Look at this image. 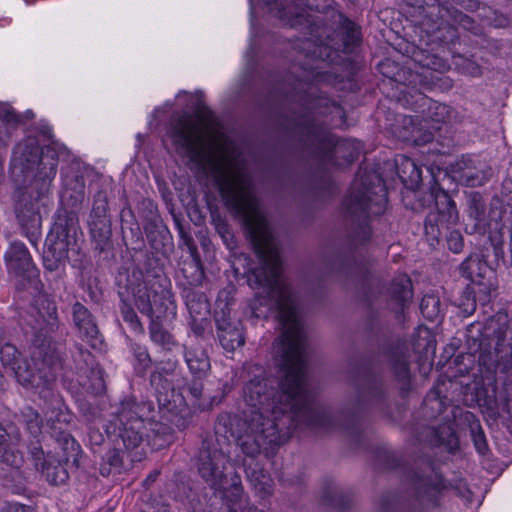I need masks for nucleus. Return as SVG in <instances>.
I'll list each match as a JSON object with an SVG mask.
<instances>
[{"label":"nucleus","instance_id":"nucleus-34","mask_svg":"<svg viewBox=\"0 0 512 512\" xmlns=\"http://www.w3.org/2000/svg\"><path fill=\"white\" fill-rule=\"evenodd\" d=\"M121 297L120 313L123 320L130 326V328L137 334H144V326L142 325L139 317L137 316L134 308L129 303L128 299L124 298V292H119Z\"/></svg>","mask_w":512,"mask_h":512},{"label":"nucleus","instance_id":"nucleus-41","mask_svg":"<svg viewBox=\"0 0 512 512\" xmlns=\"http://www.w3.org/2000/svg\"><path fill=\"white\" fill-rule=\"evenodd\" d=\"M469 215L476 222H481L485 216V203L479 192H470L468 194Z\"/></svg>","mask_w":512,"mask_h":512},{"label":"nucleus","instance_id":"nucleus-55","mask_svg":"<svg viewBox=\"0 0 512 512\" xmlns=\"http://www.w3.org/2000/svg\"><path fill=\"white\" fill-rule=\"evenodd\" d=\"M453 2L467 11H476L480 6L479 0H453Z\"/></svg>","mask_w":512,"mask_h":512},{"label":"nucleus","instance_id":"nucleus-31","mask_svg":"<svg viewBox=\"0 0 512 512\" xmlns=\"http://www.w3.org/2000/svg\"><path fill=\"white\" fill-rule=\"evenodd\" d=\"M385 400V390L382 382L373 380L369 381L363 390L359 393V402L370 405L377 406L381 405Z\"/></svg>","mask_w":512,"mask_h":512},{"label":"nucleus","instance_id":"nucleus-9","mask_svg":"<svg viewBox=\"0 0 512 512\" xmlns=\"http://www.w3.org/2000/svg\"><path fill=\"white\" fill-rule=\"evenodd\" d=\"M248 422L250 433L241 436L239 444L244 454L255 457L262 449H267L277 441L279 431L277 422L271 418L263 420L260 414L257 417H250Z\"/></svg>","mask_w":512,"mask_h":512},{"label":"nucleus","instance_id":"nucleus-46","mask_svg":"<svg viewBox=\"0 0 512 512\" xmlns=\"http://www.w3.org/2000/svg\"><path fill=\"white\" fill-rule=\"evenodd\" d=\"M478 162V160L473 159L469 155H463L461 158L455 161L453 164V169L455 172L459 173L461 178L466 171L470 170L472 167L478 164Z\"/></svg>","mask_w":512,"mask_h":512},{"label":"nucleus","instance_id":"nucleus-59","mask_svg":"<svg viewBox=\"0 0 512 512\" xmlns=\"http://www.w3.org/2000/svg\"><path fill=\"white\" fill-rule=\"evenodd\" d=\"M278 14H279V18L281 20L285 21L286 24L290 25L291 27L295 26L296 23L298 22V18L302 17V13L301 12H296L295 13V19L289 17L284 10H279Z\"/></svg>","mask_w":512,"mask_h":512},{"label":"nucleus","instance_id":"nucleus-21","mask_svg":"<svg viewBox=\"0 0 512 512\" xmlns=\"http://www.w3.org/2000/svg\"><path fill=\"white\" fill-rule=\"evenodd\" d=\"M32 144L29 140L18 143L13 151L11 171L16 177H26L31 171Z\"/></svg>","mask_w":512,"mask_h":512},{"label":"nucleus","instance_id":"nucleus-36","mask_svg":"<svg viewBox=\"0 0 512 512\" xmlns=\"http://www.w3.org/2000/svg\"><path fill=\"white\" fill-rule=\"evenodd\" d=\"M420 311L424 318L429 321H436L441 312V301L435 294H426L420 303Z\"/></svg>","mask_w":512,"mask_h":512},{"label":"nucleus","instance_id":"nucleus-25","mask_svg":"<svg viewBox=\"0 0 512 512\" xmlns=\"http://www.w3.org/2000/svg\"><path fill=\"white\" fill-rule=\"evenodd\" d=\"M179 235L183 242V244L187 247L190 255L193 257V262L190 264V267L193 268L194 274L189 280V283L193 286L201 285L202 280L205 277L204 270L201 265V260L199 258L197 246L190 234H188L182 226L179 225Z\"/></svg>","mask_w":512,"mask_h":512},{"label":"nucleus","instance_id":"nucleus-15","mask_svg":"<svg viewBox=\"0 0 512 512\" xmlns=\"http://www.w3.org/2000/svg\"><path fill=\"white\" fill-rule=\"evenodd\" d=\"M72 318L81 337L95 347L99 340V329L96 320L89 309L80 302L72 306Z\"/></svg>","mask_w":512,"mask_h":512},{"label":"nucleus","instance_id":"nucleus-29","mask_svg":"<svg viewBox=\"0 0 512 512\" xmlns=\"http://www.w3.org/2000/svg\"><path fill=\"white\" fill-rule=\"evenodd\" d=\"M0 463L16 469L23 463L22 455L15 450L9 435L2 427H0Z\"/></svg>","mask_w":512,"mask_h":512},{"label":"nucleus","instance_id":"nucleus-14","mask_svg":"<svg viewBox=\"0 0 512 512\" xmlns=\"http://www.w3.org/2000/svg\"><path fill=\"white\" fill-rule=\"evenodd\" d=\"M413 485L416 490L417 497L426 506H436L444 483L442 478L435 472L431 471L429 475H415Z\"/></svg>","mask_w":512,"mask_h":512},{"label":"nucleus","instance_id":"nucleus-64","mask_svg":"<svg viewBox=\"0 0 512 512\" xmlns=\"http://www.w3.org/2000/svg\"><path fill=\"white\" fill-rule=\"evenodd\" d=\"M331 108L333 110H335L338 114H342L343 113L342 108L338 104H336L334 102L331 104Z\"/></svg>","mask_w":512,"mask_h":512},{"label":"nucleus","instance_id":"nucleus-40","mask_svg":"<svg viewBox=\"0 0 512 512\" xmlns=\"http://www.w3.org/2000/svg\"><path fill=\"white\" fill-rule=\"evenodd\" d=\"M507 329L504 326H499L497 330H494V336L497 339L495 345V363H499L504 356L512 354V343H506Z\"/></svg>","mask_w":512,"mask_h":512},{"label":"nucleus","instance_id":"nucleus-63","mask_svg":"<svg viewBox=\"0 0 512 512\" xmlns=\"http://www.w3.org/2000/svg\"><path fill=\"white\" fill-rule=\"evenodd\" d=\"M155 370H160L163 372L164 374V377H166L167 375L169 374H172L173 371H174V364L170 365V367L166 368V367H161V368H156Z\"/></svg>","mask_w":512,"mask_h":512},{"label":"nucleus","instance_id":"nucleus-13","mask_svg":"<svg viewBox=\"0 0 512 512\" xmlns=\"http://www.w3.org/2000/svg\"><path fill=\"white\" fill-rule=\"evenodd\" d=\"M76 241L60 236L50 230L43 252L44 262L49 270H55L59 264L68 258V251L74 246Z\"/></svg>","mask_w":512,"mask_h":512},{"label":"nucleus","instance_id":"nucleus-35","mask_svg":"<svg viewBox=\"0 0 512 512\" xmlns=\"http://www.w3.org/2000/svg\"><path fill=\"white\" fill-rule=\"evenodd\" d=\"M59 445L61 446L62 456L60 457L66 464L70 461L73 464L78 463V455L80 453V446L75 439L68 433H61L58 439Z\"/></svg>","mask_w":512,"mask_h":512},{"label":"nucleus","instance_id":"nucleus-24","mask_svg":"<svg viewBox=\"0 0 512 512\" xmlns=\"http://www.w3.org/2000/svg\"><path fill=\"white\" fill-rule=\"evenodd\" d=\"M89 230L95 248L100 252L104 251L110 244L112 229L110 219H89L88 220Z\"/></svg>","mask_w":512,"mask_h":512},{"label":"nucleus","instance_id":"nucleus-23","mask_svg":"<svg viewBox=\"0 0 512 512\" xmlns=\"http://www.w3.org/2000/svg\"><path fill=\"white\" fill-rule=\"evenodd\" d=\"M149 336L154 344L166 351H171L178 344L175 337L162 325L160 315L151 318Z\"/></svg>","mask_w":512,"mask_h":512},{"label":"nucleus","instance_id":"nucleus-4","mask_svg":"<svg viewBox=\"0 0 512 512\" xmlns=\"http://www.w3.org/2000/svg\"><path fill=\"white\" fill-rule=\"evenodd\" d=\"M296 132L305 148L324 162L341 167L353 163L358 158V149L354 143L336 140L335 136L318 124L311 114L298 119Z\"/></svg>","mask_w":512,"mask_h":512},{"label":"nucleus","instance_id":"nucleus-33","mask_svg":"<svg viewBox=\"0 0 512 512\" xmlns=\"http://www.w3.org/2000/svg\"><path fill=\"white\" fill-rule=\"evenodd\" d=\"M492 177V169L485 163L478 162L461 177V181L467 186L477 187L486 183Z\"/></svg>","mask_w":512,"mask_h":512},{"label":"nucleus","instance_id":"nucleus-50","mask_svg":"<svg viewBox=\"0 0 512 512\" xmlns=\"http://www.w3.org/2000/svg\"><path fill=\"white\" fill-rule=\"evenodd\" d=\"M150 384L156 390L165 389L169 386L166 377H164L163 372L160 370L152 371L150 375Z\"/></svg>","mask_w":512,"mask_h":512},{"label":"nucleus","instance_id":"nucleus-39","mask_svg":"<svg viewBox=\"0 0 512 512\" xmlns=\"http://www.w3.org/2000/svg\"><path fill=\"white\" fill-rule=\"evenodd\" d=\"M89 219H110L108 214V198L105 191L99 190L94 195Z\"/></svg>","mask_w":512,"mask_h":512},{"label":"nucleus","instance_id":"nucleus-37","mask_svg":"<svg viewBox=\"0 0 512 512\" xmlns=\"http://www.w3.org/2000/svg\"><path fill=\"white\" fill-rule=\"evenodd\" d=\"M151 430L153 435H149V439H146V441L157 449L169 445L173 441V433L170 427L161 423H155Z\"/></svg>","mask_w":512,"mask_h":512},{"label":"nucleus","instance_id":"nucleus-45","mask_svg":"<svg viewBox=\"0 0 512 512\" xmlns=\"http://www.w3.org/2000/svg\"><path fill=\"white\" fill-rule=\"evenodd\" d=\"M392 367L395 375L403 381L409 379V366L408 361L404 356L398 357L393 360Z\"/></svg>","mask_w":512,"mask_h":512},{"label":"nucleus","instance_id":"nucleus-57","mask_svg":"<svg viewBox=\"0 0 512 512\" xmlns=\"http://www.w3.org/2000/svg\"><path fill=\"white\" fill-rule=\"evenodd\" d=\"M457 25H460L461 27L468 31H474L476 29L475 20L465 13L462 16L461 20L457 23Z\"/></svg>","mask_w":512,"mask_h":512},{"label":"nucleus","instance_id":"nucleus-18","mask_svg":"<svg viewBox=\"0 0 512 512\" xmlns=\"http://www.w3.org/2000/svg\"><path fill=\"white\" fill-rule=\"evenodd\" d=\"M184 358L187 367L193 377L198 380L206 378L211 370L210 358L201 347H187L184 348Z\"/></svg>","mask_w":512,"mask_h":512},{"label":"nucleus","instance_id":"nucleus-51","mask_svg":"<svg viewBox=\"0 0 512 512\" xmlns=\"http://www.w3.org/2000/svg\"><path fill=\"white\" fill-rule=\"evenodd\" d=\"M420 62L423 67H427L432 70H444L446 68V63L436 56L427 57L424 61Z\"/></svg>","mask_w":512,"mask_h":512},{"label":"nucleus","instance_id":"nucleus-61","mask_svg":"<svg viewBox=\"0 0 512 512\" xmlns=\"http://www.w3.org/2000/svg\"><path fill=\"white\" fill-rule=\"evenodd\" d=\"M380 511L381 512H389V508L390 506L392 505V502L391 500L389 499V497H383L381 500H380Z\"/></svg>","mask_w":512,"mask_h":512},{"label":"nucleus","instance_id":"nucleus-6","mask_svg":"<svg viewBox=\"0 0 512 512\" xmlns=\"http://www.w3.org/2000/svg\"><path fill=\"white\" fill-rule=\"evenodd\" d=\"M386 189L378 179V184L367 186L366 181L355 180L349 194L344 201L347 216L355 225L354 238L358 242H365L371 236L368 223L370 216H379L386 208Z\"/></svg>","mask_w":512,"mask_h":512},{"label":"nucleus","instance_id":"nucleus-1","mask_svg":"<svg viewBox=\"0 0 512 512\" xmlns=\"http://www.w3.org/2000/svg\"><path fill=\"white\" fill-rule=\"evenodd\" d=\"M229 213L239 219L247 230L259 266L247 275L253 289H263L252 305L255 317H262L257 303L269 310L276 308L281 325V336L276 340L279 367L283 373L279 391L275 392L274 381L265 375L258 364L245 367L251 378L243 386V398L250 406V417L260 414L263 420L275 422L286 412H293L303 418L309 426L327 427L331 417L318 410L307 387L306 338L298 316L297 301L290 285L281 278L279 249L270 225L261 209L256 192H219ZM266 317V315H263Z\"/></svg>","mask_w":512,"mask_h":512},{"label":"nucleus","instance_id":"nucleus-17","mask_svg":"<svg viewBox=\"0 0 512 512\" xmlns=\"http://www.w3.org/2000/svg\"><path fill=\"white\" fill-rule=\"evenodd\" d=\"M0 359L4 366L10 367L15 374L17 381L23 386H29L32 383V371L22 361L20 353L10 344H5L0 349Z\"/></svg>","mask_w":512,"mask_h":512},{"label":"nucleus","instance_id":"nucleus-56","mask_svg":"<svg viewBox=\"0 0 512 512\" xmlns=\"http://www.w3.org/2000/svg\"><path fill=\"white\" fill-rule=\"evenodd\" d=\"M88 436L92 445L100 446L104 441L103 434L96 428H90Z\"/></svg>","mask_w":512,"mask_h":512},{"label":"nucleus","instance_id":"nucleus-20","mask_svg":"<svg viewBox=\"0 0 512 512\" xmlns=\"http://www.w3.org/2000/svg\"><path fill=\"white\" fill-rule=\"evenodd\" d=\"M460 272L471 283L483 287L480 291L489 289V285L484 281L485 275L488 272V266L478 255L467 257L460 265Z\"/></svg>","mask_w":512,"mask_h":512},{"label":"nucleus","instance_id":"nucleus-10","mask_svg":"<svg viewBox=\"0 0 512 512\" xmlns=\"http://www.w3.org/2000/svg\"><path fill=\"white\" fill-rule=\"evenodd\" d=\"M58 153L53 146L40 148L37 160H34V190L38 198H45L49 193L52 181L56 176Z\"/></svg>","mask_w":512,"mask_h":512},{"label":"nucleus","instance_id":"nucleus-53","mask_svg":"<svg viewBox=\"0 0 512 512\" xmlns=\"http://www.w3.org/2000/svg\"><path fill=\"white\" fill-rule=\"evenodd\" d=\"M85 198V185L84 182H80L76 184L74 194L70 195L71 204L73 206H76L77 204H80L83 202Z\"/></svg>","mask_w":512,"mask_h":512},{"label":"nucleus","instance_id":"nucleus-49","mask_svg":"<svg viewBox=\"0 0 512 512\" xmlns=\"http://www.w3.org/2000/svg\"><path fill=\"white\" fill-rule=\"evenodd\" d=\"M187 392L195 401H198L203 396V390L204 386L202 383V380H198L197 378L193 377L191 382L187 384Z\"/></svg>","mask_w":512,"mask_h":512},{"label":"nucleus","instance_id":"nucleus-19","mask_svg":"<svg viewBox=\"0 0 512 512\" xmlns=\"http://www.w3.org/2000/svg\"><path fill=\"white\" fill-rule=\"evenodd\" d=\"M464 13L449 4L438 5V16L442 20L443 29L446 34L441 36L440 39L444 43H454L458 40V31L455 27L461 20Z\"/></svg>","mask_w":512,"mask_h":512},{"label":"nucleus","instance_id":"nucleus-44","mask_svg":"<svg viewBox=\"0 0 512 512\" xmlns=\"http://www.w3.org/2000/svg\"><path fill=\"white\" fill-rule=\"evenodd\" d=\"M470 428H471L472 440H473L476 450L480 454L484 455L488 451V445H487L483 430L481 429L479 424L471 425Z\"/></svg>","mask_w":512,"mask_h":512},{"label":"nucleus","instance_id":"nucleus-38","mask_svg":"<svg viewBox=\"0 0 512 512\" xmlns=\"http://www.w3.org/2000/svg\"><path fill=\"white\" fill-rule=\"evenodd\" d=\"M132 352L136 361L134 364L135 371L138 375L144 376L152 364L150 354L146 347L137 343L132 344Z\"/></svg>","mask_w":512,"mask_h":512},{"label":"nucleus","instance_id":"nucleus-48","mask_svg":"<svg viewBox=\"0 0 512 512\" xmlns=\"http://www.w3.org/2000/svg\"><path fill=\"white\" fill-rule=\"evenodd\" d=\"M209 324L207 318L204 317H191L190 327L192 332L197 337H204L206 327Z\"/></svg>","mask_w":512,"mask_h":512},{"label":"nucleus","instance_id":"nucleus-62","mask_svg":"<svg viewBox=\"0 0 512 512\" xmlns=\"http://www.w3.org/2000/svg\"><path fill=\"white\" fill-rule=\"evenodd\" d=\"M29 510L28 507L21 504H14L10 507L9 512H27Z\"/></svg>","mask_w":512,"mask_h":512},{"label":"nucleus","instance_id":"nucleus-3","mask_svg":"<svg viewBox=\"0 0 512 512\" xmlns=\"http://www.w3.org/2000/svg\"><path fill=\"white\" fill-rule=\"evenodd\" d=\"M40 333L34 339V370L45 386L55 382L63 368L65 345L49 335L58 328L57 308L53 299L40 293L35 300Z\"/></svg>","mask_w":512,"mask_h":512},{"label":"nucleus","instance_id":"nucleus-42","mask_svg":"<svg viewBox=\"0 0 512 512\" xmlns=\"http://www.w3.org/2000/svg\"><path fill=\"white\" fill-rule=\"evenodd\" d=\"M213 224L217 233L223 239L224 243L229 248H231V244H233L234 235L227 221L221 218L220 216H217L213 217Z\"/></svg>","mask_w":512,"mask_h":512},{"label":"nucleus","instance_id":"nucleus-16","mask_svg":"<svg viewBox=\"0 0 512 512\" xmlns=\"http://www.w3.org/2000/svg\"><path fill=\"white\" fill-rule=\"evenodd\" d=\"M135 462L126 456L125 450L116 446L109 449L101 458L99 472L103 477L121 474L129 470Z\"/></svg>","mask_w":512,"mask_h":512},{"label":"nucleus","instance_id":"nucleus-30","mask_svg":"<svg viewBox=\"0 0 512 512\" xmlns=\"http://www.w3.org/2000/svg\"><path fill=\"white\" fill-rule=\"evenodd\" d=\"M185 300L191 317H204L209 314L210 306L204 293L187 289Z\"/></svg>","mask_w":512,"mask_h":512},{"label":"nucleus","instance_id":"nucleus-12","mask_svg":"<svg viewBox=\"0 0 512 512\" xmlns=\"http://www.w3.org/2000/svg\"><path fill=\"white\" fill-rule=\"evenodd\" d=\"M40 455H42V461L40 464L36 463V466H40V473L46 481L51 485L65 483L69 475L64 466L66 463L60 459V456L51 452L45 454L42 449L36 450L34 448V459L41 460Z\"/></svg>","mask_w":512,"mask_h":512},{"label":"nucleus","instance_id":"nucleus-58","mask_svg":"<svg viewBox=\"0 0 512 512\" xmlns=\"http://www.w3.org/2000/svg\"><path fill=\"white\" fill-rule=\"evenodd\" d=\"M43 137V146L44 147L45 145H50L53 144V141H51L52 139V133H51V129L50 127L48 126H41L38 130V136L37 137Z\"/></svg>","mask_w":512,"mask_h":512},{"label":"nucleus","instance_id":"nucleus-60","mask_svg":"<svg viewBox=\"0 0 512 512\" xmlns=\"http://www.w3.org/2000/svg\"><path fill=\"white\" fill-rule=\"evenodd\" d=\"M406 167L411 168V175L409 179L412 183H417L420 180V170L416 167L415 163L411 160L406 161Z\"/></svg>","mask_w":512,"mask_h":512},{"label":"nucleus","instance_id":"nucleus-28","mask_svg":"<svg viewBox=\"0 0 512 512\" xmlns=\"http://www.w3.org/2000/svg\"><path fill=\"white\" fill-rule=\"evenodd\" d=\"M78 229L77 215L73 212L63 211L57 215L51 231L76 241Z\"/></svg>","mask_w":512,"mask_h":512},{"label":"nucleus","instance_id":"nucleus-26","mask_svg":"<svg viewBox=\"0 0 512 512\" xmlns=\"http://www.w3.org/2000/svg\"><path fill=\"white\" fill-rule=\"evenodd\" d=\"M389 293L391 298L398 303L399 308L403 309L413 297L410 278L405 274L395 277L391 282Z\"/></svg>","mask_w":512,"mask_h":512},{"label":"nucleus","instance_id":"nucleus-2","mask_svg":"<svg viewBox=\"0 0 512 512\" xmlns=\"http://www.w3.org/2000/svg\"><path fill=\"white\" fill-rule=\"evenodd\" d=\"M152 411L150 402H138L134 397L120 401L106 425V433L115 446L122 447L131 462L146 457L145 442L149 439L145 418Z\"/></svg>","mask_w":512,"mask_h":512},{"label":"nucleus","instance_id":"nucleus-22","mask_svg":"<svg viewBox=\"0 0 512 512\" xmlns=\"http://www.w3.org/2000/svg\"><path fill=\"white\" fill-rule=\"evenodd\" d=\"M30 254L24 244L13 243L6 253V263L9 271L21 274L29 266Z\"/></svg>","mask_w":512,"mask_h":512},{"label":"nucleus","instance_id":"nucleus-5","mask_svg":"<svg viewBox=\"0 0 512 512\" xmlns=\"http://www.w3.org/2000/svg\"><path fill=\"white\" fill-rule=\"evenodd\" d=\"M142 272L133 270L125 276L123 283L122 275L118 278V285L124 298L132 301L140 313L154 317V308L160 314L176 315V303L171 291V284L166 278H157L153 281H142Z\"/></svg>","mask_w":512,"mask_h":512},{"label":"nucleus","instance_id":"nucleus-47","mask_svg":"<svg viewBox=\"0 0 512 512\" xmlns=\"http://www.w3.org/2000/svg\"><path fill=\"white\" fill-rule=\"evenodd\" d=\"M30 196L24 198V195H18L16 199V214L18 220L24 225L28 217L27 213L30 212L28 207Z\"/></svg>","mask_w":512,"mask_h":512},{"label":"nucleus","instance_id":"nucleus-43","mask_svg":"<svg viewBox=\"0 0 512 512\" xmlns=\"http://www.w3.org/2000/svg\"><path fill=\"white\" fill-rule=\"evenodd\" d=\"M424 405L433 412H437V414H441L445 410L444 401L440 397L437 389L430 390L424 399Z\"/></svg>","mask_w":512,"mask_h":512},{"label":"nucleus","instance_id":"nucleus-7","mask_svg":"<svg viewBox=\"0 0 512 512\" xmlns=\"http://www.w3.org/2000/svg\"><path fill=\"white\" fill-rule=\"evenodd\" d=\"M429 198L433 201L436 212L427 216L425 234L433 240L446 236L449 249L454 253L460 252L463 248L462 235L459 231H450L459 219L455 202L438 183L431 186Z\"/></svg>","mask_w":512,"mask_h":512},{"label":"nucleus","instance_id":"nucleus-27","mask_svg":"<svg viewBox=\"0 0 512 512\" xmlns=\"http://www.w3.org/2000/svg\"><path fill=\"white\" fill-rule=\"evenodd\" d=\"M246 474L250 484L261 496L270 495L272 492V479L270 475L258 464L246 467Z\"/></svg>","mask_w":512,"mask_h":512},{"label":"nucleus","instance_id":"nucleus-54","mask_svg":"<svg viewBox=\"0 0 512 512\" xmlns=\"http://www.w3.org/2000/svg\"><path fill=\"white\" fill-rule=\"evenodd\" d=\"M64 415L62 413L57 412L56 410L51 411H45L44 412V419L46 420L47 424L51 425L52 428L56 429V423H59L61 421V417Z\"/></svg>","mask_w":512,"mask_h":512},{"label":"nucleus","instance_id":"nucleus-52","mask_svg":"<svg viewBox=\"0 0 512 512\" xmlns=\"http://www.w3.org/2000/svg\"><path fill=\"white\" fill-rule=\"evenodd\" d=\"M345 44L348 45H357L360 42V35L358 29L355 25L351 24V26L347 29L346 35L344 37Z\"/></svg>","mask_w":512,"mask_h":512},{"label":"nucleus","instance_id":"nucleus-32","mask_svg":"<svg viewBox=\"0 0 512 512\" xmlns=\"http://www.w3.org/2000/svg\"><path fill=\"white\" fill-rule=\"evenodd\" d=\"M426 100L428 101V108L425 114V120L431 122L432 128L439 129L440 124L445 123L450 119L451 110L446 104L432 101L430 99Z\"/></svg>","mask_w":512,"mask_h":512},{"label":"nucleus","instance_id":"nucleus-11","mask_svg":"<svg viewBox=\"0 0 512 512\" xmlns=\"http://www.w3.org/2000/svg\"><path fill=\"white\" fill-rule=\"evenodd\" d=\"M214 321L217 338L220 345L228 352H233L244 345L245 337L240 323L232 322L230 310L227 305L220 310H215Z\"/></svg>","mask_w":512,"mask_h":512},{"label":"nucleus","instance_id":"nucleus-8","mask_svg":"<svg viewBox=\"0 0 512 512\" xmlns=\"http://www.w3.org/2000/svg\"><path fill=\"white\" fill-rule=\"evenodd\" d=\"M229 456L213 439H204L197 457V470L202 479L215 490H222L226 480V465Z\"/></svg>","mask_w":512,"mask_h":512}]
</instances>
